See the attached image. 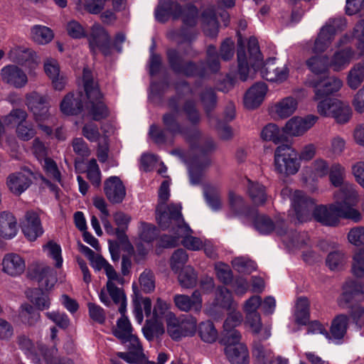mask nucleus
<instances>
[{
	"instance_id": "nucleus-12",
	"label": "nucleus",
	"mask_w": 364,
	"mask_h": 364,
	"mask_svg": "<svg viewBox=\"0 0 364 364\" xmlns=\"http://www.w3.org/2000/svg\"><path fill=\"white\" fill-rule=\"evenodd\" d=\"M346 26V21L343 18H331L321 27L315 40L313 51L323 53L331 46L335 35Z\"/></svg>"
},
{
	"instance_id": "nucleus-11",
	"label": "nucleus",
	"mask_w": 364,
	"mask_h": 364,
	"mask_svg": "<svg viewBox=\"0 0 364 364\" xmlns=\"http://www.w3.org/2000/svg\"><path fill=\"white\" fill-rule=\"evenodd\" d=\"M318 113L326 117H333L338 124L347 123L352 115L350 106L337 99H325L317 105Z\"/></svg>"
},
{
	"instance_id": "nucleus-45",
	"label": "nucleus",
	"mask_w": 364,
	"mask_h": 364,
	"mask_svg": "<svg viewBox=\"0 0 364 364\" xmlns=\"http://www.w3.org/2000/svg\"><path fill=\"white\" fill-rule=\"evenodd\" d=\"M310 303L306 297L298 298L296 304V321L298 323L304 325L309 318Z\"/></svg>"
},
{
	"instance_id": "nucleus-56",
	"label": "nucleus",
	"mask_w": 364,
	"mask_h": 364,
	"mask_svg": "<svg viewBox=\"0 0 364 364\" xmlns=\"http://www.w3.org/2000/svg\"><path fill=\"white\" fill-rule=\"evenodd\" d=\"M329 180L331 183L335 187H339L344 184V178L346 175L345 168L340 164H333L328 171Z\"/></svg>"
},
{
	"instance_id": "nucleus-35",
	"label": "nucleus",
	"mask_w": 364,
	"mask_h": 364,
	"mask_svg": "<svg viewBox=\"0 0 364 364\" xmlns=\"http://www.w3.org/2000/svg\"><path fill=\"white\" fill-rule=\"evenodd\" d=\"M225 353L232 364H247L249 353L244 344L229 345L225 348Z\"/></svg>"
},
{
	"instance_id": "nucleus-26",
	"label": "nucleus",
	"mask_w": 364,
	"mask_h": 364,
	"mask_svg": "<svg viewBox=\"0 0 364 364\" xmlns=\"http://www.w3.org/2000/svg\"><path fill=\"white\" fill-rule=\"evenodd\" d=\"M26 269L24 259L16 253H8L4 255L2 260V270L11 277L22 274Z\"/></svg>"
},
{
	"instance_id": "nucleus-34",
	"label": "nucleus",
	"mask_w": 364,
	"mask_h": 364,
	"mask_svg": "<svg viewBox=\"0 0 364 364\" xmlns=\"http://www.w3.org/2000/svg\"><path fill=\"white\" fill-rule=\"evenodd\" d=\"M364 294V282L349 279L343 285V293L338 299V304L341 307L350 303L353 295Z\"/></svg>"
},
{
	"instance_id": "nucleus-14",
	"label": "nucleus",
	"mask_w": 364,
	"mask_h": 364,
	"mask_svg": "<svg viewBox=\"0 0 364 364\" xmlns=\"http://www.w3.org/2000/svg\"><path fill=\"white\" fill-rule=\"evenodd\" d=\"M88 41L90 50L94 55L98 53H102L105 56L111 54L110 37L100 25L95 24L92 26Z\"/></svg>"
},
{
	"instance_id": "nucleus-25",
	"label": "nucleus",
	"mask_w": 364,
	"mask_h": 364,
	"mask_svg": "<svg viewBox=\"0 0 364 364\" xmlns=\"http://www.w3.org/2000/svg\"><path fill=\"white\" fill-rule=\"evenodd\" d=\"M105 193L112 203H120L126 196L125 187L119 178L112 176L105 181Z\"/></svg>"
},
{
	"instance_id": "nucleus-15",
	"label": "nucleus",
	"mask_w": 364,
	"mask_h": 364,
	"mask_svg": "<svg viewBox=\"0 0 364 364\" xmlns=\"http://www.w3.org/2000/svg\"><path fill=\"white\" fill-rule=\"evenodd\" d=\"M177 237H171L165 235L162 238V241L167 247H174L178 244L179 237L182 238L181 244L186 249L192 251H198L203 248V241L196 237L192 236V230L186 223L183 224L179 230H177Z\"/></svg>"
},
{
	"instance_id": "nucleus-50",
	"label": "nucleus",
	"mask_w": 364,
	"mask_h": 364,
	"mask_svg": "<svg viewBox=\"0 0 364 364\" xmlns=\"http://www.w3.org/2000/svg\"><path fill=\"white\" fill-rule=\"evenodd\" d=\"M348 317L344 314L338 315L332 321L331 333L335 338H341L346 332Z\"/></svg>"
},
{
	"instance_id": "nucleus-63",
	"label": "nucleus",
	"mask_w": 364,
	"mask_h": 364,
	"mask_svg": "<svg viewBox=\"0 0 364 364\" xmlns=\"http://www.w3.org/2000/svg\"><path fill=\"white\" fill-rule=\"evenodd\" d=\"M352 272L357 277H364V249L359 250L354 255Z\"/></svg>"
},
{
	"instance_id": "nucleus-7",
	"label": "nucleus",
	"mask_w": 364,
	"mask_h": 364,
	"mask_svg": "<svg viewBox=\"0 0 364 364\" xmlns=\"http://www.w3.org/2000/svg\"><path fill=\"white\" fill-rule=\"evenodd\" d=\"M248 53L247 55L242 46L237 49L238 75L241 80L245 81L249 76V64L255 70L261 65L262 60L258 41L255 37L250 38L248 41Z\"/></svg>"
},
{
	"instance_id": "nucleus-27",
	"label": "nucleus",
	"mask_w": 364,
	"mask_h": 364,
	"mask_svg": "<svg viewBox=\"0 0 364 364\" xmlns=\"http://www.w3.org/2000/svg\"><path fill=\"white\" fill-rule=\"evenodd\" d=\"M289 74L287 68L284 65L279 67L274 59L268 60L261 69V75L263 78L272 82L284 81Z\"/></svg>"
},
{
	"instance_id": "nucleus-33",
	"label": "nucleus",
	"mask_w": 364,
	"mask_h": 364,
	"mask_svg": "<svg viewBox=\"0 0 364 364\" xmlns=\"http://www.w3.org/2000/svg\"><path fill=\"white\" fill-rule=\"evenodd\" d=\"M17 233V221L14 215L8 211L0 213V236L4 239H11Z\"/></svg>"
},
{
	"instance_id": "nucleus-41",
	"label": "nucleus",
	"mask_w": 364,
	"mask_h": 364,
	"mask_svg": "<svg viewBox=\"0 0 364 364\" xmlns=\"http://www.w3.org/2000/svg\"><path fill=\"white\" fill-rule=\"evenodd\" d=\"M107 0H77L76 9L79 11H87L97 14L103 10Z\"/></svg>"
},
{
	"instance_id": "nucleus-57",
	"label": "nucleus",
	"mask_w": 364,
	"mask_h": 364,
	"mask_svg": "<svg viewBox=\"0 0 364 364\" xmlns=\"http://www.w3.org/2000/svg\"><path fill=\"white\" fill-rule=\"evenodd\" d=\"M346 261L345 254L340 250L330 252L326 257V264L331 270H338L342 268Z\"/></svg>"
},
{
	"instance_id": "nucleus-36",
	"label": "nucleus",
	"mask_w": 364,
	"mask_h": 364,
	"mask_svg": "<svg viewBox=\"0 0 364 364\" xmlns=\"http://www.w3.org/2000/svg\"><path fill=\"white\" fill-rule=\"evenodd\" d=\"M84 97L80 93L74 97L73 94L69 93L65 96L60 104V110L67 115H75L82 110V98Z\"/></svg>"
},
{
	"instance_id": "nucleus-21",
	"label": "nucleus",
	"mask_w": 364,
	"mask_h": 364,
	"mask_svg": "<svg viewBox=\"0 0 364 364\" xmlns=\"http://www.w3.org/2000/svg\"><path fill=\"white\" fill-rule=\"evenodd\" d=\"M267 90V86L264 82L254 84L245 94L244 106L248 109L257 108L264 101Z\"/></svg>"
},
{
	"instance_id": "nucleus-24",
	"label": "nucleus",
	"mask_w": 364,
	"mask_h": 364,
	"mask_svg": "<svg viewBox=\"0 0 364 364\" xmlns=\"http://www.w3.org/2000/svg\"><path fill=\"white\" fill-rule=\"evenodd\" d=\"M253 223L255 228L262 234H269L274 230L279 235H283L285 233L283 220H277L274 222L265 215H257Z\"/></svg>"
},
{
	"instance_id": "nucleus-16",
	"label": "nucleus",
	"mask_w": 364,
	"mask_h": 364,
	"mask_svg": "<svg viewBox=\"0 0 364 364\" xmlns=\"http://www.w3.org/2000/svg\"><path fill=\"white\" fill-rule=\"evenodd\" d=\"M28 277L37 281L39 286L46 290L50 289L56 282V277L53 269L41 263H33L28 269Z\"/></svg>"
},
{
	"instance_id": "nucleus-37",
	"label": "nucleus",
	"mask_w": 364,
	"mask_h": 364,
	"mask_svg": "<svg viewBox=\"0 0 364 364\" xmlns=\"http://www.w3.org/2000/svg\"><path fill=\"white\" fill-rule=\"evenodd\" d=\"M247 193L255 205H263L267 201V196L265 187L259 183L249 181Z\"/></svg>"
},
{
	"instance_id": "nucleus-47",
	"label": "nucleus",
	"mask_w": 364,
	"mask_h": 364,
	"mask_svg": "<svg viewBox=\"0 0 364 364\" xmlns=\"http://www.w3.org/2000/svg\"><path fill=\"white\" fill-rule=\"evenodd\" d=\"M306 65L315 74L323 73L329 66L328 58L326 55L313 56L306 60Z\"/></svg>"
},
{
	"instance_id": "nucleus-52",
	"label": "nucleus",
	"mask_w": 364,
	"mask_h": 364,
	"mask_svg": "<svg viewBox=\"0 0 364 364\" xmlns=\"http://www.w3.org/2000/svg\"><path fill=\"white\" fill-rule=\"evenodd\" d=\"M208 159H205L203 162L196 159L189 165L190 180L192 184H198L202 177V170L210 164Z\"/></svg>"
},
{
	"instance_id": "nucleus-13",
	"label": "nucleus",
	"mask_w": 364,
	"mask_h": 364,
	"mask_svg": "<svg viewBox=\"0 0 364 364\" xmlns=\"http://www.w3.org/2000/svg\"><path fill=\"white\" fill-rule=\"evenodd\" d=\"M26 105L36 122H45L50 117L48 97L33 91L26 95Z\"/></svg>"
},
{
	"instance_id": "nucleus-10",
	"label": "nucleus",
	"mask_w": 364,
	"mask_h": 364,
	"mask_svg": "<svg viewBox=\"0 0 364 364\" xmlns=\"http://www.w3.org/2000/svg\"><path fill=\"white\" fill-rule=\"evenodd\" d=\"M339 187V189L333 193V202L339 208L344 210V212H354L355 218L351 220L359 223L363 218L362 215L358 210L353 207L358 200V194L355 185L345 183Z\"/></svg>"
},
{
	"instance_id": "nucleus-29",
	"label": "nucleus",
	"mask_w": 364,
	"mask_h": 364,
	"mask_svg": "<svg viewBox=\"0 0 364 364\" xmlns=\"http://www.w3.org/2000/svg\"><path fill=\"white\" fill-rule=\"evenodd\" d=\"M298 107L297 100L293 97H287L277 102L270 107L274 118L286 119L292 115Z\"/></svg>"
},
{
	"instance_id": "nucleus-22",
	"label": "nucleus",
	"mask_w": 364,
	"mask_h": 364,
	"mask_svg": "<svg viewBox=\"0 0 364 364\" xmlns=\"http://www.w3.org/2000/svg\"><path fill=\"white\" fill-rule=\"evenodd\" d=\"M3 82L16 88H21L28 82L26 74L18 67L11 65L4 67L1 72Z\"/></svg>"
},
{
	"instance_id": "nucleus-62",
	"label": "nucleus",
	"mask_w": 364,
	"mask_h": 364,
	"mask_svg": "<svg viewBox=\"0 0 364 364\" xmlns=\"http://www.w3.org/2000/svg\"><path fill=\"white\" fill-rule=\"evenodd\" d=\"M87 176L93 186H99L101 183V172L97 161L92 159L87 164Z\"/></svg>"
},
{
	"instance_id": "nucleus-9",
	"label": "nucleus",
	"mask_w": 364,
	"mask_h": 364,
	"mask_svg": "<svg viewBox=\"0 0 364 364\" xmlns=\"http://www.w3.org/2000/svg\"><path fill=\"white\" fill-rule=\"evenodd\" d=\"M156 218L159 227L166 230L172 228L179 230L186 224L181 214V206L179 204H158L156 208Z\"/></svg>"
},
{
	"instance_id": "nucleus-3",
	"label": "nucleus",
	"mask_w": 364,
	"mask_h": 364,
	"mask_svg": "<svg viewBox=\"0 0 364 364\" xmlns=\"http://www.w3.org/2000/svg\"><path fill=\"white\" fill-rule=\"evenodd\" d=\"M155 16L159 22H166L171 16L174 19L181 18L185 25L193 26L196 23L198 12L193 5L181 9L180 5L172 0H160Z\"/></svg>"
},
{
	"instance_id": "nucleus-1",
	"label": "nucleus",
	"mask_w": 364,
	"mask_h": 364,
	"mask_svg": "<svg viewBox=\"0 0 364 364\" xmlns=\"http://www.w3.org/2000/svg\"><path fill=\"white\" fill-rule=\"evenodd\" d=\"M124 314L117 320L113 333L126 345L127 352H118L117 355L127 363H136L143 357V349L137 336L132 333L131 323Z\"/></svg>"
},
{
	"instance_id": "nucleus-20",
	"label": "nucleus",
	"mask_w": 364,
	"mask_h": 364,
	"mask_svg": "<svg viewBox=\"0 0 364 364\" xmlns=\"http://www.w3.org/2000/svg\"><path fill=\"white\" fill-rule=\"evenodd\" d=\"M175 306L181 311L199 312L202 309L203 300L200 290H195L191 296L186 294H176L173 298Z\"/></svg>"
},
{
	"instance_id": "nucleus-59",
	"label": "nucleus",
	"mask_w": 364,
	"mask_h": 364,
	"mask_svg": "<svg viewBox=\"0 0 364 364\" xmlns=\"http://www.w3.org/2000/svg\"><path fill=\"white\" fill-rule=\"evenodd\" d=\"M40 163L48 177L59 183L61 182L60 172L56 163L52 159L48 157L45 158L43 160L41 161Z\"/></svg>"
},
{
	"instance_id": "nucleus-23",
	"label": "nucleus",
	"mask_w": 364,
	"mask_h": 364,
	"mask_svg": "<svg viewBox=\"0 0 364 364\" xmlns=\"http://www.w3.org/2000/svg\"><path fill=\"white\" fill-rule=\"evenodd\" d=\"M32 173L28 170L10 174L6 184L9 189L16 195L24 192L31 184Z\"/></svg>"
},
{
	"instance_id": "nucleus-19",
	"label": "nucleus",
	"mask_w": 364,
	"mask_h": 364,
	"mask_svg": "<svg viewBox=\"0 0 364 364\" xmlns=\"http://www.w3.org/2000/svg\"><path fill=\"white\" fill-rule=\"evenodd\" d=\"M21 225L23 234L31 241L36 240L43 232L39 216L33 210L26 213Z\"/></svg>"
},
{
	"instance_id": "nucleus-30",
	"label": "nucleus",
	"mask_w": 364,
	"mask_h": 364,
	"mask_svg": "<svg viewBox=\"0 0 364 364\" xmlns=\"http://www.w3.org/2000/svg\"><path fill=\"white\" fill-rule=\"evenodd\" d=\"M169 106L171 110L164 114L162 121L166 131L175 135L178 134H185L183 127L179 124L178 118L179 116V109L173 101H170Z\"/></svg>"
},
{
	"instance_id": "nucleus-60",
	"label": "nucleus",
	"mask_w": 364,
	"mask_h": 364,
	"mask_svg": "<svg viewBox=\"0 0 364 364\" xmlns=\"http://www.w3.org/2000/svg\"><path fill=\"white\" fill-rule=\"evenodd\" d=\"M43 249L47 252V255L55 261V266L58 268L61 267L63 258L60 246L53 241H50L43 246Z\"/></svg>"
},
{
	"instance_id": "nucleus-4",
	"label": "nucleus",
	"mask_w": 364,
	"mask_h": 364,
	"mask_svg": "<svg viewBox=\"0 0 364 364\" xmlns=\"http://www.w3.org/2000/svg\"><path fill=\"white\" fill-rule=\"evenodd\" d=\"M124 279L119 274L117 277L113 276L112 279H107L105 287L101 289L99 293L100 301L106 306H112V302L119 305V311L121 314H125L127 309V297L122 287Z\"/></svg>"
},
{
	"instance_id": "nucleus-64",
	"label": "nucleus",
	"mask_w": 364,
	"mask_h": 364,
	"mask_svg": "<svg viewBox=\"0 0 364 364\" xmlns=\"http://www.w3.org/2000/svg\"><path fill=\"white\" fill-rule=\"evenodd\" d=\"M188 258V255L184 250L178 249L176 250L171 259V269L175 272H178L186 263Z\"/></svg>"
},
{
	"instance_id": "nucleus-58",
	"label": "nucleus",
	"mask_w": 364,
	"mask_h": 364,
	"mask_svg": "<svg viewBox=\"0 0 364 364\" xmlns=\"http://www.w3.org/2000/svg\"><path fill=\"white\" fill-rule=\"evenodd\" d=\"M9 58L15 63L23 64L32 59V51L24 47H16L10 50Z\"/></svg>"
},
{
	"instance_id": "nucleus-55",
	"label": "nucleus",
	"mask_w": 364,
	"mask_h": 364,
	"mask_svg": "<svg viewBox=\"0 0 364 364\" xmlns=\"http://www.w3.org/2000/svg\"><path fill=\"white\" fill-rule=\"evenodd\" d=\"M139 283L141 289L146 294L151 293L155 289V277L150 269L144 270L139 277Z\"/></svg>"
},
{
	"instance_id": "nucleus-46",
	"label": "nucleus",
	"mask_w": 364,
	"mask_h": 364,
	"mask_svg": "<svg viewBox=\"0 0 364 364\" xmlns=\"http://www.w3.org/2000/svg\"><path fill=\"white\" fill-rule=\"evenodd\" d=\"M261 137L264 141L279 144L283 140L284 136L282 132L277 124L269 123L262 129Z\"/></svg>"
},
{
	"instance_id": "nucleus-40",
	"label": "nucleus",
	"mask_w": 364,
	"mask_h": 364,
	"mask_svg": "<svg viewBox=\"0 0 364 364\" xmlns=\"http://www.w3.org/2000/svg\"><path fill=\"white\" fill-rule=\"evenodd\" d=\"M198 275L194 269L191 266L183 268L178 275V281L183 288L189 289L196 286Z\"/></svg>"
},
{
	"instance_id": "nucleus-54",
	"label": "nucleus",
	"mask_w": 364,
	"mask_h": 364,
	"mask_svg": "<svg viewBox=\"0 0 364 364\" xmlns=\"http://www.w3.org/2000/svg\"><path fill=\"white\" fill-rule=\"evenodd\" d=\"M198 333L201 339L207 343H213L218 338V331L213 323L209 321L200 323Z\"/></svg>"
},
{
	"instance_id": "nucleus-39",
	"label": "nucleus",
	"mask_w": 364,
	"mask_h": 364,
	"mask_svg": "<svg viewBox=\"0 0 364 364\" xmlns=\"http://www.w3.org/2000/svg\"><path fill=\"white\" fill-rule=\"evenodd\" d=\"M166 329L168 334L173 340H178L183 338L182 328L179 318L169 311L166 314Z\"/></svg>"
},
{
	"instance_id": "nucleus-28",
	"label": "nucleus",
	"mask_w": 364,
	"mask_h": 364,
	"mask_svg": "<svg viewBox=\"0 0 364 364\" xmlns=\"http://www.w3.org/2000/svg\"><path fill=\"white\" fill-rule=\"evenodd\" d=\"M167 55L169 63L175 72L187 76L200 75L197 66L192 63H183L181 56L176 50H168Z\"/></svg>"
},
{
	"instance_id": "nucleus-49",
	"label": "nucleus",
	"mask_w": 364,
	"mask_h": 364,
	"mask_svg": "<svg viewBox=\"0 0 364 364\" xmlns=\"http://www.w3.org/2000/svg\"><path fill=\"white\" fill-rule=\"evenodd\" d=\"M215 303L224 309H234L231 292L225 287H218L215 291Z\"/></svg>"
},
{
	"instance_id": "nucleus-5",
	"label": "nucleus",
	"mask_w": 364,
	"mask_h": 364,
	"mask_svg": "<svg viewBox=\"0 0 364 364\" xmlns=\"http://www.w3.org/2000/svg\"><path fill=\"white\" fill-rule=\"evenodd\" d=\"M275 171L284 176L296 174L300 168V162L296 151L291 146L282 144L278 146L274 155Z\"/></svg>"
},
{
	"instance_id": "nucleus-48",
	"label": "nucleus",
	"mask_w": 364,
	"mask_h": 364,
	"mask_svg": "<svg viewBox=\"0 0 364 364\" xmlns=\"http://www.w3.org/2000/svg\"><path fill=\"white\" fill-rule=\"evenodd\" d=\"M191 92L193 95L200 94L201 102L207 112L215 107L216 104V97L214 91L211 88L202 89L197 87L194 89V90H191Z\"/></svg>"
},
{
	"instance_id": "nucleus-44",
	"label": "nucleus",
	"mask_w": 364,
	"mask_h": 364,
	"mask_svg": "<svg viewBox=\"0 0 364 364\" xmlns=\"http://www.w3.org/2000/svg\"><path fill=\"white\" fill-rule=\"evenodd\" d=\"M19 317L23 323L28 326H34L39 321L41 316L33 306L24 304L21 306Z\"/></svg>"
},
{
	"instance_id": "nucleus-2",
	"label": "nucleus",
	"mask_w": 364,
	"mask_h": 364,
	"mask_svg": "<svg viewBox=\"0 0 364 364\" xmlns=\"http://www.w3.org/2000/svg\"><path fill=\"white\" fill-rule=\"evenodd\" d=\"M84 88L87 102L85 108L88 114L95 121L104 119L108 115V110L102 101V95L99 90L97 83L94 80L91 71L85 68L83 69Z\"/></svg>"
},
{
	"instance_id": "nucleus-17",
	"label": "nucleus",
	"mask_w": 364,
	"mask_h": 364,
	"mask_svg": "<svg viewBox=\"0 0 364 364\" xmlns=\"http://www.w3.org/2000/svg\"><path fill=\"white\" fill-rule=\"evenodd\" d=\"M307 84L309 86L314 88V100H321L336 92L343 86V82L336 77H327L321 80H308Z\"/></svg>"
},
{
	"instance_id": "nucleus-38",
	"label": "nucleus",
	"mask_w": 364,
	"mask_h": 364,
	"mask_svg": "<svg viewBox=\"0 0 364 364\" xmlns=\"http://www.w3.org/2000/svg\"><path fill=\"white\" fill-rule=\"evenodd\" d=\"M364 82V64L358 63L349 70L347 84L352 90H356Z\"/></svg>"
},
{
	"instance_id": "nucleus-32",
	"label": "nucleus",
	"mask_w": 364,
	"mask_h": 364,
	"mask_svg": "<svg viewBox=\"0 0 364 364\" xmlns=\"http://www.w3.org/2000/svg\"><path fill=\"white\" fill-rule=\"evenodd\" d=\"M355 51L351 48H346L338 50L332 55L329 62V67L334 71H340L345 69L354 58Z\"/></svg>"
},
{
	"instance_id": "nucleus-42",
	"label": "nucleus",
	"mask_w": 364,
	"mask_h": 364,
	"mask_svg": "<svg viewBox=\"0 0 364 364\" xmlns=\"http://www.w3.org/2000/svg\"><path fill=\"white\" fill-rule=\"evenodd\" d=\"M252 355L256 364H270L273 360V353L260 343L254 344Z\"/></svg>"
},
{
	"instance_id": "nucleus-6",
	"label": "nucleus",
	"mask_w": 364,
	"mask_h": 364,
	"mask_svg": "<svg viewBox=\"0 0 364 364\" xmlns=\"http://www.w3.org/2000/svg\"><path fill=\"white\" fill-rule=\"evenodd\" d=\"M284 199L289 198L295 213L298 223H305L311 220V210L314 205V200L299 190L292 191L289 187L284 188L281 191Z\"/></svg>"
},
{
	"instance_id": "nucleus-53",
	"label": "nucleus",
	"mask_w": 364,
	"mask_h": 364,
	"mask_svg": "<svg viewBox=\"0 0 364 364\" xmlns=\"http://www.w3.org/2000/svg\"><path fill=\"white\" fill-rule=\"evenodd\" d=\"M282 236L284 237V241L288 244L298 248H301L304 245H306L309 241V236L306 232H287L285 230V233Z\"/></svg>"
},
{
	"instance_id": "nucleus-51",
	"label": "nucleus",
	"mask_w": 364,
	"mask_h": 364,
	"mask_svg": "<svg viewBox=\"0 0 364 364\" xmlns=\"http://www.w3.org/2000/svg\"><path fill=\"white\" fill-rule=\"evenodd\" d=\"M90 263L92 267L96 271H100L101 269H104L107 279H112L113 278V276L117 277V274H119L114 269V268L101 255L95 256L90 260Z\"/></svg>"
},
{
	"instance_id": "nucleus-31",
	"label": "nucleus",
	"mask_w": 364,
	"mask_h": 364,
	"mask_svg": "<svg viewBox=\"0 0 364 364\" xmlns=\"http://www.w3.org/2000/svg\"><path fill=\"white\" fill-rule=\"evenodd\" d=\"M245 325L254 335L260 340H266L271 336V328L269 326H263L259 314L246 315Z\"/></svg>"
},
{
	"instance_id": "nucleus-18",
	"label": "nucleus",
	"mask_w": 364,
	"mask_h": 364,
	"mask_svg": "<svg viewBox=\"0 0 364 364\" xmlns=\"http://www.w3.org/2000/svg\"><path fill=\"white\" fill-rule=\"evenodd\" d=\"M318 119V117L312 114L305 117H292L287 122L284 132L291 136H302L316 124Z\"/></svg>"
},
{
	"instance_id": "nucleus-61",
	"label": "nucleus",
	"mask_w": 364,
	"mask_h": 364,
	"mask_svg": "<svg viewBox=\"0 0 364 364\" xmlns=\"http://www.w3.org/2000/svg\"><path fill=\"white\" fill-rule=\"evenodd\" d=\"M82 134L90 142H97L101 139L98 127L92 122H87L83 125Z\"/></svg>"
},
{
	"instance_id": "nucleus-43",
	"label": "nucleus",
	"mask_w": 364,
	"mask_h": 364,
	"mask_svg": "<svg viewBox=\"0 0 364 364\" xmlns=\"http://www.w3.org/2000/svg\"><path fill=\"white\" fill-rule=\"evenodd\" d=\"M31 38L38 44L44 45L53 38V33L48 27L36 25L31 28Z\"/></svg>"
},
{
	"instance_id": "nucleus-8",
	"label": "nucleus",
	"mask_w": 364,
	"mask_h": 364,
	"mask_svg": "<svg viewBox=\"0 0 364 364\" xmlns=\"http://www.w3.org/2000/svg\"><path fill=\"white\" fill-rule=\"evenodd\" d=\"M312 217L316 221L325 226L335 227L340 223V218L350 220L355 218L354 212H344L333 202L328 205H319L315 207Z\"/></svg>"
}]
</instances>
